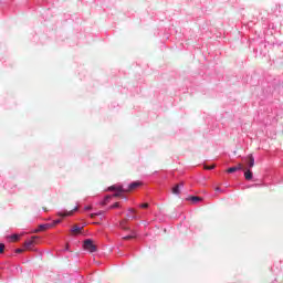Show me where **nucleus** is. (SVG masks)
<instances>
[{"instance_id":"nucleus-1","label":"nucleus","mask_w":283,"mask_h":283,"mask_svg":"<svg viewBox=\"0 0 283 283\" xmlns=\"http://www.w3.org/2000/svg\"><path fill=\"white\" fill-rule=\"evenodd\" d=\"M235 171H244V178L245 180H249V169H247L244 164H239L227 169V174H235Z\"/></svg>"},{"instance_id":"nucleus-2","label":"nucleus","mask_w":283,"mask_h":283,"mask_svg":"<svg viewBox=\"0 0 283 283\" xmlns=\"http://www.w3.org/2000/svg\"><path fill=\"white\" fill-rule=\"evenodd\" d=\"M83 247L85 251H88V253H96L97 251L96 244H94V241L91 239L85 240Z\"/></svg>"},{"instance_id":"nucleus-3","label":"nucleus","mask_w":283,"mask_h":283,"mask_svg":"<svg viewBox=\"0 0 283 283\" xmlns=\"http://www.w3.org/2000/svg\"><path fill=\"white\" fill-rule=\"evenodd\" d=\"M35 240H39V237H32L31 240L25 241L24 242V249H27V251L32 250V247H34V244H36Z\"/></svg>"},{"instance_id":"nucleus-4","label":"nucleus","mask_w":283,"mask_h":283,"mask_svg":"<svg viewBox=\"0 0 283 283\" xmlns=\"http://www.w3.org/2000/svg\"><path fill=\"white\" fill-rule=\"evenodd\" d=\"M52 228H54V224H50V223L40 224L39 229L34 230V233H39L40 231H48V229H52Z\"/></svg>"},{"instance_id":"nucleus-5","label":"nucleus","mask_w":283,"mask_h":283,"mask_svg":"<svg viewBox=\"0 0 283 283\" xmlns=\"http://www.w3.org/2000/svg\"><path fill=\"white\" fill-rule=\"evenodd\" d=\"M108 191H118V193H125V189H123V186H111L108 187Z\"/></svg>"},{"instance_id":"nucleus-6","label":"nucleus","mask_w":283,"mask_h":283,"mask_svg":"<svg viewBox=\"0 0 283 283\" xmlns=\"http://www.w3.org/2000/svg\"><path fill=\"white\" fill-rule=\"evenodd\" d=\"M83 231V227H78V226H73V228L71 229V233L72 235H80V233Z\"/></svg>"},{"instance_id":"nucleus-7","label":"nucleus","mask_w":283,"mask_h":283,"mask_svg":"<svg viewBox=\"0 0 283 283\" xmlns=\"http://www.w3.org/2000/svg\"><path fill=\"white\" fill-rule=\"evenodd\" d=\"M140 185L142 184L139 181H135V182L129 185V187L126 191H134V189H138V187H140Z\"/></svg>"},{"instance_id":"nucleus-8","label":"nucleus","mask_w":283,"mask_h":283,"mask_svg":"<svg viewBox=\"0 0 283 283\" xmlns=\"http://www.w3.org/2000/svg\"><path fill=\"white\" fill-rule=\"evenodd\" d=\"M184 186H185L184 182H181V184H179V185H176V186L172 188V193H174L175 196H178V195L180 193V187H184Z\"/></svg>"},{"instance_id":"nucleus-9","label":"nucleus","mask_w":283,"mask_h":283,"mask_svg":"<svg viewBox=\"0 0 283 283\" xmlns=\"http://www.w3.org/2000/svg\"><path fill=\"white\" fill-rule=\"evenodd\" d=\"M255 165V158H253V155H249V168L253 167Z\"/></svg>"},{"instance_id":"nucleus-10","label":"nucleus","mask_w":283,"mask_h":283,"mask_svg":"<svg viewBox=\"0 0 283 283\" xmlns=\"http://www.w3.org/2000/svg\"><path fill=\"white\" fill-rule=\"evenodd\" d=\"M109 200H112V196H106V197L104 198V200L101 202V205H102L103 207H105V205H107V203L109 202Z\"/></svg>"},{"instance_id":"nucleus-11","label":"nucleus","mask_w":283,"mask_h":283,"mask_svg":"<svg viewBox=\"0 0 283 283\" xmlns=\"http://www.w3.org/2000/svg\"><path fill=\"white\" fill-rule=\"evenodd\" d=\"M72 213H74V210H71V211H69V212H66V213L59 212L57 216H60L61 218H65V217H67V216H72Z\"/></svg>"},{"instance_id":"nucleus-12","label":"nucleus","mask_w":283,"mask_h":283,"mask_svg":"<svg viewBox=\"0 0 283 283\" xmlns=\"http://www.w3.org/2000/svg\"><path fill=\"white\" fill-rule=\"evenodd\" d=\"M190 200H191V202H193V205H196V203L200 202L202 200V198H200V197H190Z\"/></svg>"},{"instance_id":"nucleus-13","label":"nucleus","mask_w":283,"mask_h":283,"mask_svg":"<svg viewBox=\"0 0 283 283\" xmlns=\"http://www.w3.org/2000/svg\"><path fill=\"white\" fill-rule=\"evenodd\" d=\"M249 180H250V182H256L258 181V179L253 178V172L252 171H249Z\"/></svg>"},{"instance_id":"nucleus-14","label":"nucleus","mask_w":283,"mask_h":283,"mask_svg":"<svg viewBox=\"0 0 283 283\" xmlns=\"http://www.w3.org/2000/svg\"><path fill=\"white\" fill-rule=\"evenodd\" d=\"M135 238H136V235L133 233V234L124 237L123 240H134Z\"/></svg>"},{"instance_id":"nucleus-15","label":"nucleus","mask_w":283,"mask_h":283,"mask_svg":"<svg viewBox=\"0 0 283 283\" xmlns=\"http://www.w3.org/2000/svg\"><path fill=\"white\" fill-rule=\"evenodd\" d=\"M123 192H118V191H116V193H114L113 196H112V198H123V195H122Z\"/></svg>"},{"instance_id":"nucleus-16","label":"nucleus","mask_w":283,"mask_h":283,"mask_svg":"<svg viewBox=\"0 0 283 283\" xmlns=\"http://www.w3.org/2000/svg\"><path fill=\"white\" fill-rule=\"evenodd\" d=\"M120 207L119 202H115L113 206L109 207V209H118Z\"/></svg>"},{"instance_id":"nucleus-17","label":"nucleus","mask_w":283,"mask_h":283,"mask_svg":"<svg viewBox=\"0 0 283 283\" xmlns=\"http://www.w3.org/2000/svg\"><path fill=\"white\" fill-rule=\"evenodd\" d=\"M125 222H127V220H124V221H122L120 222V227H122V229L124 230V231H127V227H125Z\"/></svg>"},{"instance_id":"nucleus-18","label":"nucleus","mask_w":283,"mask_h":283,"mask_svg":"<svg viewBox=\"0 0 283 283\" xmlns=\"http://www.w3.org/2000/svg\"><path fill=\"white\" fill-rule=\"evenodd\" d=\"M6 251V244L0 243V253H3Z\"/></svg>"},{"instance_id":"nucleus-19","label":"nucleus","mask_w":283,"mask_h":283,"mask_svg":"<svg viewBox=\"0 0 283 283\" xmlns=\"http://www.w3.org/2000/svg\"><path fill=\"white\" fill-rule=\"evenodd\" d=\"M11 240H13V242H17V240H19V234L11 235Z\"/></svg>"},{"instance_id":"nucleus-20","label":"nucleus","mask_w":283,"mask_h":283,"mask_svg":"<svg viewBox=\"0 0 283 283\" xmlns=\"http://www.w3.org/2000/svg\"><path fill=\"white\" fill-rule=\"evenodd\" d=\"M203 169H208V170L216 169V165L205 166Z\"/></svg>"},{"instance_id":"nucleus-21","label":"nucleus","mask_w":283,"mask_h":283,"mask_svg":"<svg viewBox=\"0 0 283 283\" xmlns=\"http://www.w3.org/2000/svg\"><path fill=\"white\" fill-rule=\"evenodd\" d=\"M139 207L140 209H147L149 207V203H142Z\"/></svg>"},{"instance_id":"nucleus-22","label":"nucleus","mask_w":283,"mask_h":283,"mask_svg":"<svg viewBox=\"0 0 283 283\" xmlns=\"http://www.w3.org/2000/svg\"><path fill=\"white\" fill-rule=\"evenodd\" d=\"M50 224H53V227H56V224H61V219H57L53 223H50Z\"/></svg>"},{"instance_id":"nucleus-23","label":"nucleus","mask_w":283,"mask_h":283,"mask_svg":"<svg viewBox=\"0 0 283 283\" xmlns=\"http://www.w3.org/2000/svg\"><path fill=\"white\" fill-rule=\"evenodd\" d=\"M128 211H129L130 213H136V209H134V208H130Z\"/></svg>"},{"instance_id":"nucleus-24","label":"nucleus","mask_w":283,"mask_h":283,"mask_svg":"<svg viewBox=\"0 0 283 283\" xmlns=\"http://www.w3.org/2000/svg\"><path fill=\"white\" fill-rule=\"evenodd\" d=\"M15 253H23V249L15 250Z\"/></svg>"},{"instance_id":"nucleus-25","label":"nucleus","mask_w":283,"mask_h":283,"mask_svg":"<svg viewBox=\"0 0 283 283\" xmlns=\"http://www.w3.org/2000/svg\"><path fill=\"white\" fill-rule=\"evenodd\" d=\"M96 216H98V213H91V218H96Z\"/></svg>"},{"instance_id":"nucleus-26","label":"nucleus","mask_w":283,"mask_h":283,"mask_svg":"<svg viewBox=\"0 0 283 283\" xmlns=\"http://www.w3.org/2000/svg\"><path fill=\"white\" fill-rule=\"evenodd\" d=\"M92 209V206L85 207L86 211H90Z\"/></svg>"},{"instance_id":"nucleus-27","label":"nucleus","mask_w":283,"mask_h":283,"mask_svg":"<svg viewBox=\"0 0 283 283\" xmlns=\"http://www.w3.org/2000/svg\"><path fill=\"white\" fill-rule=\"evenodd\" d=\"M102 214H103V212H102V211L97 212V216H102Z\"/></svg>"},{"instance_id":"nucleus-28","label":"nucleus","mask_w":283,"mask_h":283,"mask_svg":"<svg viewBox=\"0 0 283 283\" xmlns=\"http://www.w3.org/2000/svg\"><path fill=\"white\" fill-rule=\"evenodd\" d=\"M216 191H220V188L217 187V188H216Z\"/></svg>"},{"instance_id":"nucleus-29","label":"nucleus","mask_w":283,"mask_h":283,"mask_svg":"<svg viewBox=\"0 0 283 283\" xmlns=\"http://www.w3.org/2000/svg\"><path fill=\"white\" fill-rule=\"evenodd\" d=\"M249 187H253V185H250Z\"/></svg>"},{"instance_id":"nucleus-30","label":"nucleus","mask_w":283,"mask_h":283,"mask_svg":"<svg viewBox=\"0 0 283 283\" xmlns=\"http://www.w3.org/2000/svg\"><path fill=\"white\" fill-rule=\"evenodd\" d=\"M133 218L136 219V216H134Z\"/></svg>"}]
</instances>
